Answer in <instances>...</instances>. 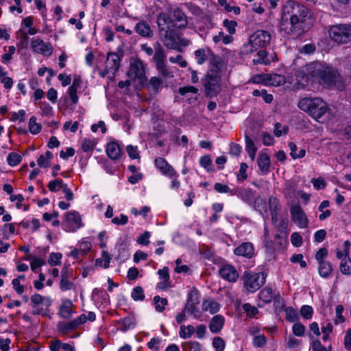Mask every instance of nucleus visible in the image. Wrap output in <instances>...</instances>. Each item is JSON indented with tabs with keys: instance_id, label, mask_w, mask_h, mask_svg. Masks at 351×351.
Returning <instances> with one entry per match:
<instances>
[{
	"instance_id": "31",
	"label": "nucleus",
	"mask_w": 351,
	"mask_h": 351,
	"mask_svg": "<svg viewBox=\"0 0 351 351\" xmlns=\"http://www.w3.org/2000/svg\"><path fill=\"white\" fill-rule=\"evenodd\" d=\"M106 153L111 159L117 160L120 158L121 151L119 144L111 142L107 145Z\"/></svg>"
},
{
	"instance_id": "52",
	"label": "nucleus",
	"mask_w": 351,
	"mask_h": 351,
	"mask_svg": "<svg viewBox=\"0 0 351 351\" xmlns=\"http://www.w3.org/2000/svg\"><path fill=\"white\" fill-rule=\"evenodd\" d=\"M343 306L341 304L337 305L335 309L336 319L334 322L336 325L343 323L346 320L345 317L342 315L343 311Z\"/></svg>"
},
{
	"instance_id": "40",
	"label": "nucleus",
	"mask_w": 351,
	"mask_h": 351,
	"mask_svg": "<svg viewBox=\"0 0 351 351\" xmlns=\"http://www.w3.org/2000/svg\"><path fill=\"white\" fill-rule=\"evenodd\" d=\"M156 66L158 73L165 78H171L173 77L172 73L167 69L165 62L158 63L156 64Z\"/></svg>"
},
{
	"instance_id": "26",
	"label": "nucleus",
	"mask_w": 351,
	"mask_h": 351,
	"mask_svg": "<svg viewBox=\"0 0 351 351\" xmlns=\"http://www.w3.org/2000/svg\"><path fill=\"white\" fill-rule=\"evenodd\" d=\"M154 52L153 53V60H154L156 64L165 62L167 56L165 49L158 41L154 43Z\"/></svg>"
},
{
	"instance_id": "13",
	"label": "nucleus",
	"mask_w": 351,
	"mask_h": 351,
	"mask_svg": "<svg viewBox=\"0 0 351 351\" xmlns=\"http://www.w3.org/2000/svg\"><path fill=\"white\" fill-rule=\"evenodd\" d=\"M64 230L67 232H75L82 226V219L76 211L69 212L66 215V221L63 223Z\"/></svg>"
},
{
	"instance_id": "61",
	"label": "nucleus",
	"mask_w": 351,
	"mask_h": 351,
	"mask_svg": "<svg viewBox=\"0 0 351 351\" xmlns=\"http://www.w3.org/2000/svg\"><path fill=\"white\" fill-rule=\"evenodd\" d=\"M293 332L298 337H302L305 332V326L300 323L294 324L292 328Z\"/></svg>"
},
{
	"instance_id": "37",
	"label": "nucleus",
	"mask_w": 351,
	"mask_h": 351,
	"mask_svg": "<svg viewBox=\"0 0 351 351\" xmlns=\"http://www.w3.org/2000/svg\"><path fill=\"white\" fill-rule=\"evenodd\" d=\"M203 308L208 311L211 314L216 313L219 311L220 305L215 301H208L203 303Z\"/></svg>"
},
{
	"instance_id": "27",
	"label": "nucleus",
	"mask_w": 351,
	"mask_h": 351,
	"mask_svg": "<svg viewBox=\"0 0 351 351\" xmlns=\"http://www.w3.org/2000/svg\"><path fill=\"white\" fill-rule=\"evenodd\" d=\"M135 31L143 37L151 38L153 36V32L149 24L145 21L137 23L135 25Z\"/></svg>"
},
{
	"instance_id": "47",
	"label": "nucleus",
	"mask_w": 351,
	"mask_h": 351,
	"mask_svg": "<svg viewBox=\"0 0 351 351\" xmlns=\"http://www.w3.org/2000/svg\"><path fill=\"white\" fill-rule=\"evenodd\" d=\"M169 16L164 13H160L157 16V24L159 29V33L160 32V29H166L165 27V25L169 22Z\"/></svg>"
},
{
	"instance_id": "63",
	"label": "nucleus",
	"mask_w": 351,
	"mask_h": 351,
	"mask_svg": "<svg viewBox=\"0 0 351 351\" xmlns=\"http://www.w3.org/2000/svg\"><path fill=\"white\" fill-rule=\"evenodd\" d=\"M291 241L295 247H300L302 245L303 240L301 235L298 232H293L291 235Z\"/></svg>"
},
{
	"instance_id": "62",
	"label": "nucleus",
	"mask_w": 351,
	"mask_h": 351,
	"mask_svg": "<svg viewBox=\"0 0 351 351\" xmlns=\"http://www.w3.org/2000/svg\"><path fill=\"white\" fill-rule=\"evenodd\" d=\"M247 169V165L245 162H242L240 166L239 171L237 174V180L239 181H243L247 178V175L246 173V170Z\"/></svg>"
},
{
	"instance_id": "46",
	"label": "nucleus",
	"mask_w": 351,
	"mask_h": 351,
	"mask_svg": "<svg viewBox=\"0 0 351 351\" xmlns=\"http://www.w3.org/2000/svg\"><path fill=\"white\" fill-rule=\"evenodd\" d=\"M131 296L135 301L143 300L145 299V294L143 288L141 286L135 287L132 290Z\"/></svg>"
},
{
	"instance_id": "64",
	"label": "nucleus",
	"mask_w": 351,
	"mask_h": 351,
	"mask_svg": "<svg viewBox=\"0 0 351 351\" xmlns=\"http://www.w3.org/2000/svg\"><path fill=\"white\" fill-rule=\"evenodd\" d=\"M74 285L68 278H61L60 288L62 291H67L73 289Z\"/></svg>"
},
{
	"instance_id": "20",
	"label": "nucleus",
	"mask_w": 351,
	"mask_h": 351,
	"mask_svg": "<svg viewBox=\"0 0 351 351\" xmlns=\"http://www.w3.org/2000/svg\"><path fill=\"white\" fill-rule=\"evenodd\" d=\"M237 194L235 195L239 196L243 202L247 204L252 205L254 197L255 192L252 191V189L250 188H240L236 189Z\"/></svg>"
},
{
	"instance_id": "24",
	"label": "nucleus",
	"mask_w": 351,
	"mask_h": 351,
	"mask_svg": "<svg viewBox=\"0 0 351 351\" xmlns=\"http://www.w3.org/2000/svg\"><path fill=\"white\" fill-rule=\"evenodd\" d=\"M172 21H175V25L178 28H184L188 23L186 14L178 8L173 10Z\"/></svg>"
},
{
	"instance_id": "17",
	"label": "nucleus",
	"mask_w": 351,
	"mask_h": 351,
	"mask_svg": "<svg viewBox=\"0 0 351 351\" xmlns=\"http://www.w3.org/2000/svg\"><path fill=\"white\" fill-rule=\"evenodd\" d=\"M122 56L123 55L120 56L118 53L113 52H108L107 53L106 67L111 71L112 75H114L118 71Z\"/></svg>"
},
{
	"instance_id": "59",
	"label": "nucleus",
	"mask_w": 351,
	"mask_h": 351,
	"mask_svg": "<svg viewBox=\"0 0 351 351\" xmlns=\"http://www.w3.org/2000/svg\"><path fill=\"white\" fill-rule=\"evenodd\" d=\"M95 145V143L93 140L90 138H84L82 143V149L84 152H86L93 150Z\"/></svg>"
},
{
	"instance_id": "6",
	"label": "nucleus",
	"mask_w": 351,
	"mask_h": 351,
	"mask_svg": "<svg viewBox=\"0 0 351 351\" xmlns=\"http://www.w3.org/2000/svg\"><path fill=\"white\" fill-rule=\"evenodd\" d=\"M331 39L338 44H346L351 42V25L337 24L332 25L329 29Z\"/></svg>"
},
{
	"instance_id": "49",
	"label": "nucleus",
	"mask_w": 351,
	"mask_h": 351,
	"mask_svg": "<svg viewBox=\"0 0 351 351\" xmlns=\"http://www.w3.org/2000/svg\"><path fill=\"white\" fill-rule=\"evenodd\" d=\"M286 318L291 322H294L298 319V311L292 307H288L285 309Z\"/></svg>"
},
{
	"instance_id": "33",
	"label": "nucleus",
	"mask_w": 351,
	"mask_h": 351,
	"mask_svg": "<svg viewBox=\"0 0 351 351\" xmlns=\"http://www.w3.org/2000/svg\"><path fill=\"white\" fill-rule=\"evenodd\" d=\"M318 271L319 275L325 278H328L332 271L331 264L328 261H322L319 263Z\"/></svg>"
},
{
	"instance_id": "4",
	"label": "nucleus",
	"mask_w": 351,
	"mask_h": 351,
	"mask_svg": "<svg viewBox=\"0 0 351 351\" xmlns=\"http://www.w3.org/2000/svg\"><path fill=\"white\" fill-rule=\"evenodd\" d=\"M271 40L270 34L265 30H257L250 38L247 44L244 45V51L245 53H252L258 48L267 47Z\"/></svg>"
},
{
	"instance_id": "50",
	"label": "nucleus",
	"mask_w": 351,
	"mask_h": 351,
	"mask_svg": "<svg viewBox=\"0 0 351 351\" xmlns=\"http://www.w3.org/2000/svg\"><path fill=\"white\" fill-rule=\"evenodd\" d=\"M64 184L62 180L56 179L49 182L48 188L50 191L56 192L60 189H62Z\"/></svg>"
},
{
	"instance_id": "23",
	"label": "nucleus",
	"mask_w": 351,
	"mask_h": 351,
	"mask_svg": "<svg viewBox=\"0 0 351 351\" xmlns=\"http://www.w3.org/2000/svg\"><path fill=\"white\" fill-rule=\"evenodd\" d=\"M208 60L209 67L208 70H214L216 72L222 73L221 68L223 66V60L219 56L211 51V55H210Z\"/></svg>"
},
{
	"instance_id": "58",
	"label": "nucleus",
	"mask_w": 351,
	"mask_h": 351,
	"mask_svg": "<svg viewBox=\"0 0 351 351\" xmlns=\"http://www.w3.org/2000/svg\"><path fill=\"white\" fill-rule=\"evenodd\" d=\"M269 207L271 213L280 210L279 201L276 197H270L269 199Z\"/></svg>"
},
{
	"instance_id": "60",
	"label": "nucleus",
	"mask_w": 351,
	"mask_h": 351,
	"mask_svg": "<svg viewBox=\"0 0 351 351\" xmlns=\"http://www.w3.org/2000/svg\"><path fill=\"white\" fill-rule=\"evenodd\" d=\"M243 308L247 315L250 317H254L258 313V310L256 307L251 306L249 303H245L243 305Z\"/></svg>"
},
{
	"instance_id": "19",
	"label": "nucleus",
	"mask_w": 351,
	"mask_h": 351,
	"mask_svg": "<svg viewBox=\"0 0 351 351\" xmlns=\"http://www.w3.org/2000/svg\"><path fill=\"white\" fill-rule=\"evenodd\" d=\"M234 252L237 256H242L247 258H251L254 254V245L250 242L243 243L239 247L235 248Z\"/></svg>"
},
{
	"instance_id": "11",
	"label": "nucleus",
	"mask_w": 351,
	"mask_h": 351,
	"mask_svg": "<svg viewBox=\"0 0 351 351\" xmlns=\"http://www.w3.org/2000/svg\"><path fill=\"white\" fill-rule=\"evenodd\" d=\"M254 80L256 82L274 86H280L285 82L284 76L276 73L258 75Z\"/></svg>"
},
{
	"instance_id": "3",
	"label": "nucleus",
	"mask_w": 351,
	"mask_h": 351,
	"mask_svg": "<svg viewBox=\"0 0 351 351\" xmlns=\"http://www.w3.org/2000/svg\"><path fill=\"white\" fill-rule=\"evenodd\" d=\"M202 82L207 96H216L221 90V73L214 70H207Z\"/></svg>"
},
{
	"instance_id": "39",
	"label": "nucleus",
	"mask_w": 351,
	"mask_h": 351,
	"mask_svg": "<svg viewBox=\"0 0 351 351\" xmlns=\"http://www.w3.org/2000/svg\"><path fill=\"white\" fill-rule=\"evenodd\" d=\"M259 298L265 302H270L273 298V292L271 288L267 287L262 289L259 293Z\"/></svg>"
},
{
	"instance_id": "57",
	"label": "nucleus",
	"mask_w": 351,
	"mask_h": 351,
	"mask_svg": "<svg viewBox=\"0 0 351 351\" xmlns=\"http://www.w3.org/2000/svg\"><path fill=\"white\" fill-rule=\"evenodd\" d=\"M150 236H151V234H150L149 232L145 231L137 238L136 242L141 245H147L150 243L149 242Z\"/></svg>"
},
{
	"instance_id": "7",
	"label": "nucleus",
	"mask_w": 351,
	"mask_h": 351,
	"mask_svg": "<svg viewBox=\"0 0 351 351\" xmlns=\"http://www.w3.org/2000/svg\"><path fill=\"white\" fill-rule=\"evenodd\" d=\"M267 275L263 273H250L245 271L243 278L244 286L250 292H255L262 287L266 281Z\"/></svg>"
},
{
	"instance_id": "28",
	"label": "nucleus",
	"mask_w": 351,
	"mask_h": 351,
	"mask_svg": "<svg viewBox=\"0 0 351 351\" xmlns=\"http://www.w3.org/2000/svg\"><path fill=\"white\" fill-rule=\"evenodd\" d=\"M224 324V318L221 315H215L209 324V329L213 333H218Z\"/></svg>"
},
{
	"instance_id": "36",
	"label": "nucleus",
	"mask_w": 351,
	"mask_h": 351,
	"mask_svg": "<svg viewBox=\"0 0 351 351\" xmlns=\"http://www.w3.org/2000/svg\"><path fill=\"white\" fill-rule=\"evenodd\" d=\"M214 189L220 193H230L231 195H235L237 194L236 189H230L228 185L219 182L215 184Z\"/></svg>"
},
{
	"instance_id": "43",
	"label": "nucleus",
	"mask_w": 351,
	"mask_h": 351,
	"mask_svg": "<svg viewBox=\"0 0 351 351\" xmlns=\"http://www.w3.org/2000/svg\"><path fill=\"white\" fill-rule=\"evenodd\" d=\"M184 351H200L202 345L197 341H188L182 344Z\"/></svg>"
},
{
	"instance_id": "51",
	"label": "nucleus",
	"mask_w": 351,
	"mask_h": 351,
	"mask_svg": "<svg viewBox=\"0 0 351 351\" xmlns=\"http://www.w3.org/2000/svg\"><path fill=\"white\" fill-rule=\"evenodd\" d=\"M62 256L61 253H54L52 252L49 255V258L48 260V263L51 266L59 265L61 263V258Z\"/></svg>"
},
{
	"instance_id": "29",
	"label": "nucleus",
	"mask_w": 351,
	"mask_h": 351,
	"mask_svg": "<svg viewBox=\"0 0 351 351\" xmlns=\"http://www.w3.org/2000/svg\"><path fill=\"white\" fill-rule=\"evenodd\" d=\"M211 51L209 48H202L195 51L194 56L197 63L199 65L204 64L211 55Z\"/></svg>"
},
{
	"instance_id": "15",
	"label": "nucleus",
	"mask_w": 351,
	"mask_h": 351,
	"mask_svg": "<svg viewBox=\"0 0 351 351\" xmlns=\"http://www.w3.org/2000/svg\"><path fill=\"white\" fill-rule=\"evenodd\" d=\"M154 163L156 167L159 169L161 173L165 176H169L171 178L178 176L177 172L175 171L173 167L163 158H156L154 160Z\"/></svg>"
},
{
	"instance_id": "21",
	"label": "nucleus",
	"mask_w": 351,
	"mask_h": 351,
	"mask_svg": "<svg viewBox=\"0 0 351 351\" xmlns=\"http://www.w3.org/2000/svg\"><path fill=\"white\" fill-rule=\"evenodd\" d=\"M158 274L160 278L163 280L157 284V288L161 290H166L170 287V278L168 267H165L163 269H159Z\"/></svg>"
},
{
	"instance_id": "1",
	"label": "nucleus",
	"mask_w": 351,
	"mask_h": 351,
	"mask_svg": "<svg viewBox=\"0 0 351 351\" xmlns=\"http://www.w3.org/2000/svg\"><path fill=\"white\" fill-rule=\"evenodd\" d=\"M310 10L305 5L292 0L286 1L282 7L279 30L285 34L297 38L307 29L306 21Z\"/></svg>"
},
{
	"instance_id": "30",
	"label": "nucleus",
	"mask_w": 351,
	"mask_h": 351,
	"mask_svg": "<svg viewBox=\"0 0 351 351\" xmlns=\"http://www.w3.org/2000/svg\"><path fill=\"white\" fill-rule=\"evenodd\" d=\"M257 163L259 169L262 171V173H267L269 172L270 167V158L267 154L262 153L259 154L257 158Z\"/></svg>"
},
{
	"instance_id": "12",
	"label": "nucleus",
	"mask_w": 351,
	"mask_h": 351,
	"mask_svg": "<svg viewBox=\"0 0 351 351\" xmlns=\"http://www.w3.org/2000/svg\"><path fill=\"white\" fill-rule=\"evenodd\" d=\"M291 219L300 228L308 227V220L306 215L300 205H293L290 210Z\"/></svg>"
},
{
	"instance_id": "41",
	"label": "nucleus",
	"mask_w": 351,
	"mask_h": 351,
	"mask_svg": "<svg viewBox=\"0 0 351 351\" xmlns=\"http://www.w3.org/2000/svg\"><path fill=\"white\" fill-rule=\"evenodd\" d=\"M41 128V125L36 123V117L32 116L29 121V130L30 132L33 134H36L40 132Z\"/></svg>"
},
{
	"instance_id": "5",
	"label": "nucleus",
	"mask_w": 351,
	"mask_h": 351,
	"mask_svg": "<svg viewBox=\"0 0 351 351\" xmlns=\"http://www.w3.org/2000/svg\"><path fill=\"white\" fill-rule=\"evenodd\" d=\"M312 65L315 78H319L327 84L337 81L339 75L334 68L317 62H312Z\"/></svg>"
},
{
	"instance_id": "42",
	"label": "nucleus",
	"mask_w": 351,
	"mask_h": 351,
	"mask_svg": "<svg viewBox=\"0 0 351 351\" xmlns=\"http://www.w3.org/2000/svg\"><path fill=\"white\" fill-rule=\"evenodd\" d=\"M154 302L156 305V310L158 312H162L165 308V306L168 304L166 298H160L158 295H156L154 298Z\"/></svg>"
},
{
	"instance_id": "55",
	"label": "nucleus",
	"mask_w": 351,
	"mask_h": 351,
	"mask_svg": "<svg viewBox=\"0 0 351 351\" xmlns=\"http://www.w3.org/2000/svg\"><path fill=\"white\" fill-rule=\"evenodd\" d=\"M223 25L227 29L229 34H233L235 33V27L237 26V22L236 21L225 19L223 22Z\"/></svg>"
},
{
	"instance_id": "8",
	"label": "nucleus",
	"mask_w": 351,
	"mask_h": 351,
	"mask_svg": "<svg viewBox=\"0 0 351 351\" xmlns=\"http://www.w3.org/2000/svg\"><path fill=\"white\" fill-rule=\"evenodd\" d=\"M296 82L294 86L296 88H305L309 82L311 77H314L312 62L307 64L295 72Z\"/></svg>"
},
{
	"instance_id": "53",
	"label": "nucleus",
	"mask_w": 351,
	"mask_h": 351,
	"mask_svg": "<svg viewBox=\"0 0 351 351\" xmlns=\"http://www.w3.org/2000/svg\"><path fill=\"white\" fill-rule=\"evenodd\" d=\"M288 131H289L288 126L285 125L284 127H282V125L280 123H276L275 124L274 133L276 136L280 137L282 134H287Z\"/></svg>"
},
{
	"instance_id": "10",
	"label": "nucleus",
	"mask_w": 351,
	"mask_h": 351,
	"mask_svg": "<svg viewBox=\"0 0 351 351\" xmlns=\"http://www.w3.org/2000/svg\"><path fill=\"white\" fill-rule=\"evenodd\" d=\"M31 301L33 304L34 315L43 314L45 312L44 306L47 309L51 304V300L49 297H43L38 293L32 295Z\"/></svg>"
},
{
	"instance_id": "9",
	"label": "nucleus",
	"mask_w": 351,
	"mask_h": 351,
	"mask_svg": "<svg viewBox=\"0 0 351 351\" xmlns=\"http://www.w3.org/2000/svg\"><path fill=\"white\" fill-rule=\"evenodd\" d=\"M160 38L165 46L171 49H178L179 34L173 29L167 27L160 29Z\"/></svg>"
},
{
	"instance_id": "14",
	"label": "nucleus",
	"mask_w": 351,
	"mask_h": 351,
	"mask_svg": "<svg viewBox=\"0 0 351 351\" xmlns=\"http://www.w3.org/2000/svg\"><path fill=\"white\" fill-rule=\"evenodd\" d=\"M145 75V67L143 62L139 59H133L130 61V69L128 76L132 79L141 78Z\"/></svg>"
},
{
	"instance_id": "22",
	"label": "nucleus",
	"mask_w": 351,
	"mask_h": 351,
	"mask_svg": "<svg viewBox=\"0 0 351 351\" xmlns=\"http://www.w3.org/2000/svg\"><path fill=\"white\" fill-rule=\"evenodd\" d=\"M163 88V82L159 77H152L147 84V88L152 95L158 94Z\"/></svg>"
},
{
	"instance_id": "35",
	"label": "nucleus",
	"mask_w": 351,
	"mask_h": 351,
	"mask_svg": "<svg viewBox=\"0 0 351 351\" xmlns=\"http://www.w3.org/2000/svg\"><path fill=\"white\" fill-rule=\"evenodd\" d=\"M341 272L345 275L351 274V259L346 256L340 263Z\"/></svg>"
},
{
	"instance_id": "48",
	"label": "nucleus",
	"mask_w": 351,
	"mask_h": 351,
	"mask_svg": "<svg viewBox=\"0 0 351 351\" xmlns=\"http://www.w3.org/2000/svg\"><path fill=\"white\" fill-rule=\"evenodd\" d=\"M267 338L264 335H254L253 338V346L255 348H263L266 345Z\"/></svg>"
},
{
	"instance_id": "54",
	"label": "nucleus",
	"mask_w": 351,
	"mask_h": 351,
	"mask_svg": "<svg viewBox=\"0 0 351 351\" xmlns=\"http://www.w3.org/2000/svg\"><path fill=\"white\" fill-rule=\"evenodd\" d=\"M213 346L216 351H223L225 348V341L220 337H215L213 341Z\"/></svg>"
},
{
	"instance_id": "25",
	"label": "nucleus",
	"mask_w": 351,
	"mask_h": 351,
	"mask_svg": "<svg viewBox=\"0 0 351 351\" xmlns=\"http://www.w3.org/2000/svg\"><path fill=\"white\" fill-rule=\"evenodd\" d=\"M73 304L71 300L69 299L63 300L59 309L60 315L64 319L69 318L73 313Z\"/></svg>"
},
{
	"instance_id": "44",
	"label": "nucleus",
	"mask_w": 351,
	"mask_h": 351,
	"mask_svg": "<svg viewBox=\"0 0 351 351\" xmlns=\"http://www.w3.org/2000/svg\"><path fill=\"white\" fill-rule=\"evenodd\" d=\"M22 160V157L17 153L11 152L7 157V161L9 165L14 167L19 165Z\"/></svg>"
},
{
	"instance_id": "18",
	"label": "nucleus",
	"mask_w": 351,
	"mask_h": 351,
	"mask_svg": "<svg viewBox=\"0 0 351 351\" xmlns=\"http://www.w3.org/2000/svg\"><path fill=\"white\" fill-rule=\"evenodd\" d=\"M219 273L222 278L229 282H235L239 278V274L237 270L230 265H223L220 268Z\"/></svg>"
},
{
	"instance_id": "38",
	"label": "nucleus",
	"mask_w": 351,
	"mask_h": 351,
	"mask_svg": "<svg viewBox=\"0 0 351 351\" xmlns=\"http://www.w3.org/2000/svg\"><path fill=\"white\" fill-rule=\"evenodd\" d=\"M29 259L31 261V268L34 272H38V269L45 264L44 259L29 255Z\"/></svg>"
},
{
	"instance_id": "45",
	"label": "nucleus",
	"mask_w": 351,
	"mask_h": 351,
	"mask_svg": "<svg viewBox=\"0 0 351 351\" xmlns=\"http://www.w3.org/2000/svg\"><path fill=\"white\" fill-rule=\"evenodd\" d=\"M200 165L206 169L208 171H213L214 169L212 167V160L209 155H206L200 158L199 160Z\"/></svg>"
},
{
	"instance_id": "32",
	"label": "nucleus",
	"mask_w": 351,
	"mask_h": 351,
	"mask_svg": "<svg viewBox=\"0 0 351 351\" xmlns=\"http://www.w3.org/2000/svg\"><path fill=\"white\" fill-rule=\"evenodd\" d=\"M77 327V322L74 319L69 322H59L58 324V330L64 335L69 333Z\"/></svg>"
},
{
	"instance_id": "56",
	"label": "nucleus",
	"mask_w": 351,
	"mask_h": 351,
	"mask_svg": "<svg viewBox=\"0 0 351 351\" xmlns=\"http://www.w3.org/2000/svg\"><path fill=\"white\" fill-rule=\"evenodd\" d=\"M300 313L304 318L309 319L312 317L313 309L311 306L304 305L300 309Z\"/></svg>"
},
{
	"instance_id": "16",
	"label": "nucleus",
	"mask_w": 351,
	"mask_h": 351,
	"mask_svg": "<svg viewBox=\"0 0 351 351\" xmlns=\"http://www.w3.org/2000/svg\"><path fill=\"white\" fill-rule=\"evenodd\" d=\"M32 48L36 53L49 56L53 51V47L50 43H46L43 40L37 38L32 42Z\"/></svg>"
},
{
	"instance_id": "2",
	"label": "nucleus",
	"mask_w": 351,
	"mask_h": 351,
	"mask_svg": "<svg viewBox=\"0 0 351 351\" xmlns=\"http://www.w3.org/2000/svg\"><path fill=\"white\" fill-rule=\"evenodd\" d=\"M298 108L319 121L328 110L327 104L319 97H304L298 104Z\"/></svg>"
},
{
	"instance_id": "34",
	"label": "nucleus",
	"mask_w": 351,
	"mask_h": 351,
	"mask_svg": "<svg viewBox=\"0 0 351 351\" xmlns=\"http://www.w3.org/2000/svg\"><path fill=\"white\" fill-rule=\"evenodd\" d=\"M135 325L134 319L132 317H125L119 322V329L122 331H126Z\"/></svg>"
}]
</instances>
